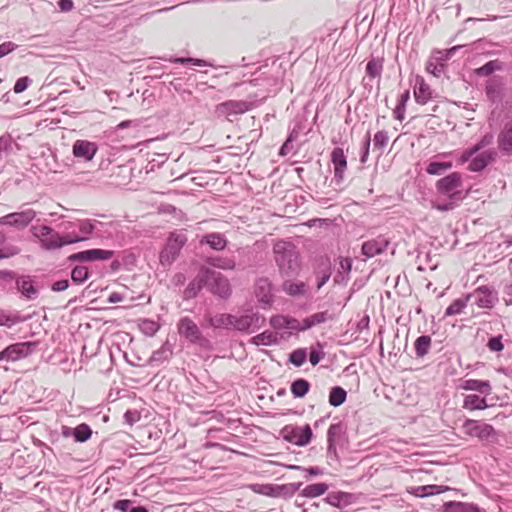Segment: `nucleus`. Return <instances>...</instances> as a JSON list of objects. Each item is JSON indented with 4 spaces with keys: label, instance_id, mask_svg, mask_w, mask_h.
Segmentation results:
<instances>
[{
    "label": "nucleus",
    "instance_id": "c756f323",
    "mask_svg": "<svg viewBox=\"0 0 512 512\" xmlns=\"http://www.w3.org/2000/svg\"><path fill=\"white\" fill-rule=\"evenodd\" d=\"M18 290L28 299H34L37 297L38 291L33 285V281L30 277H20L17 281Z\"/></svg>",
    "mask_w": 512,
    "mask_h": 512
},
{
    "label": "nucleus",
    "instance_id": "bb28decb",
    "mask_svg": "<svg viewBox=\"0 0 512 512\" xmlns=\"http://www.w3.org/2000/svg\"><path fill=\"white\" fill-rule=\"evenodd\" d=\"M444 512H485V510L479 508L477 505L472 503L464 502H447L443 506Z\"/></svg>",
    "mask_w": 512,
    "mask_h": 512
},
{
    "label": "nucleus",
    "instance_id": "7c9ffc66",
    "mask_svg": "<svg viewBox=\"0 0 512 512\" xmlns=\"http://www.w3.org/2000/svg\"><path fill=\"white\" fill-rule=\"evenodd\" d=\"M201 243H206L209 245L212 249L221 251L223 250L227 245V240L221 233H209L205 235L201 241Z\"/></svg>",
    "mask_w": 512,
    "mask_h": 512
},
{
    "label": "nucleus",
    "instance_id": "6ab92c4d",
    "mask_svg": "<svg viewBox=\"0 0 512 512\" xmlns=\"http://www.w3.org/2000/svg\"><path fill=\"white\" fill-rule=\"evenodd\" d=\"M389 245V239L383 235L365 241L362 244V254L367 258H372L376 255L383 253Z\"/></svg>",
    "mask_w": 512,
    "mask_h": 512
},
{
    "label": "nucleus",
    "instance_id": "c03bdc74",
    "mask_svg": "<svg viewBox=\"0 0 512 512\" xmlns=\"http://www.w3.org/2000/svg\"><path fill=\"white\" fill-rule=\"evenodd\" d=\"M347 397L346 391L339 386H335L331 389L329 394V403L334 407L342 405Z\"/></svg>",
    "mask_w": 512,
    "mask_h": 512
},
{
    "label": "nucleus",
    "instance_id": "680f3d73",
    "mask_svg": "<svg viewBox=\"0 0 512 512\" xmlns=\"http://www.w3.org/2000/svg\"><path fill=\"white\" fill-rule=\"evenodd\" d=\"M171 62L173 63H179V64H185V63H191L195 66H212L211 63L197 58H185V57H176L171 59Z\"/></svg>",
    "mask_w": 512,
    "mask_h": 512
},
{
    "label": "nucleus",
    "instance_id": "a878e982",
    "mask_svg": "<svg viewBox=\"0 0 512 512\" xmlns=\"http://www.w3.org/2000/svg\"><path fill=\"white\" fill-rule=\"evenodd\" d=\"M352 268L350 258L340 257L338 270L333 278L335 284H346L349 280V274Z\"/></svg>",
    "mask_w": 512,
    "mask_h": 512
},
{
    "label": "nucleus",
    "instance_id": "1a4fd4ad",
    "mask_svg": "<svg viewBox=\"0 0 512 512\" xmlns=\"http://www.w3.org/2000/svg\"><path fill=\"white\" fill-rule=\"evenodd\" d=\"M255 106L256 104L254 101L228 100L218 104L215 112L219 117H228L231 115L243 114L252 110Z\"/></svg>",
    "mask_w": 512,
    "mask_h": 512
},
{
    "label": "nucleus",
    "instance_id": "2eb2a0df",
    "mask_svg": "<svg viewBox=\"0 0 512 512\" xmlns=\"http://www.w3.org/2000/svg\"><path fill=\"white\" fill-rule=\"evenodd\" d=\"M178 332L192 343L203 345L204 342H207L203 338L199 327L189 317L180 319L178 323Z\"/></svg>",
    "mask_w": 512,
    "mask_h": 512
},
{
    "label": "nucleus",
    "instance_id": "09e8293b",
    "mask_svg": "<svg viewBox=\"0 0 512 512\" xmlns=\"http://www.w3.org/2000/svg\"><path fill=\"white\" fill-rule=\"evenodd\" d=\"M92 435V430L89 425L82 423L74 428V440L76 442H86L90 439Z\"/></svg>",
    "mask_w": 512,
    "mask_h": 512
},
{
    "label": "nucleus",
    "instance_id": "a19ab883",
    "mask_svg": "<svg viewBox=\"0 0 512 512\" xmlns=\"http://www.w3.org/2000/svg\"><path fill=\"white\" fill-rule=\"evenodd\" d=\"M410 99V91L405 90L399 97L398 104L394 109V118L403 121L405 119V111L407 102Z\"/></svg>",
    "mask_w": 512,
    "mask_h": 512
},
{
    "label": "nucleus",
    "instance_id": "ea45409f",
    "mask_svg": "<svg viewBox=\"0 0 512 512\" xmlns=\"http://www.w3.org/2000/svg\"><path fill=\"white\" fill-rule=\"evenodd\" d=\"M310 389V383L302 378L296 379L292 382L290 390L295 398L304 397Z\"/></svg>",
    "mask_w": 512,
    "mask_h": 512
},
{
    "label": "nucleus",
    "instance_id": "f03ea898",
    "mask_svg": "<svg viewBox=\"0 0 512 512\" xmlns=\"http://www.w3.org/2000/svg\"><path fill=\"white\" fill-rule=\"evenodd\" d=\"M460 430L465 436L477 438L483 443L492 444L498 440V433L494 427L480 420L466 419Z\"/></svg>",
    "mask_w": 512,
    "mask_h": 512
},
{
    "label": "nucleus",
    "instance_id": "9d476101",
    "mask_svg": "<svg viewBox=\"0 0 512 512\" xmlns=\"http://www.w3.org/2000/svg\"><path fill=\"white\" fill-rule=\"evenodd\" d=\"M264 318L258 312H248L242 315H234L233 328L240 332H253L259 329Z\"/></svg>",
    "mask_w": 512,
    "mask_h": 512
},
{
    "label": "nucleus",
    "instance_id": "603ef678",
    "mask_svg": "<svg viewBox=\"0 0 512 512\" xmlns=\"http://www.w3.org/2000/svg\"><path fill=\"white\" fill-rule=\"evenodd\" d=\"M467 297L465 299L454 300L446 309L445 316H453L460 314L463 309L467 306Z\"/></svg>",
    "mask_w": 512,
    "mask_h": 512
},
{
    "label": "nucleus",
    "instance_id": "f257e3e1",
    "mask_svg": "<svg viewBox=\"0 0 512 512\" xmlns=\"http://www.w3.org/2000/svg\"><path fill=\"white\" fill-rule=\"evenodd\" d=\"M274 257L282 274L292 276L300 269L299 254L296 246L288 241H277L273 246Z\"/></svg>",
    "mask_w": 512,
    "mask_h": 512
},
{
    "label": "nucleus",
    "instance_id": "79ce46f5",
    "mask_svg": "<svg viewBox=\"0 0 512 512\" xmlns=\"http://www.w3.org/2000/svg\"><path fill=\"white\" fill-rule=\"evenodd\" d=\"M283 291L290 296H301L306 292V284L304 282H290L283 283Z\"/></svg>",
    "mask_w": 512,
    "mask_h": 512
},
{
    "label": "nucleus",
    "instance_id": "3c124183",
    "mask_svg": "<svg viewBox=\"0 0 512 512\" xmlns=\"http://www.w3.org/2000/svg\"><path fill=\"white\" fill-rule=\"evenodd\" d=\"M139 329L143 334L151 337L157 333V331L160 329V325L154 320L143 319L139 323Z\"/></svg>",
    "mask_w": 512,
    "mask_h": 512
},
{
    "label": "nucleus",
    "instance_id": "c85d7f7f",
    "mask_svg": "<svg viewBox=\"0 0 512 512\" xmlns=\"http://www.w3.org/2000/svg\"><path fill=\"white\" fill-rule=\"evenodd\" d=\"M499 147L507 154H512V120L506 123L499 135Z\"/></svg>",
    "mask_w": 512,
    "mask_h": 512
},
{
    "label": "nucleus",
    "instance_id": "473e14b6",
    "mask_svg": "<svg viewBox=\"0 0 512 512\" xmlns=\"http://www.w3.org/2000/svg\"><path fill=\"white\" fill-rule=\"evenodd\" d=\"M279 340H278V336L276 333L272 332V331H264L254 337H252L251 339V343L254 344V345H265V346H270V345H275V344H278Z\"/></svg>",
    "mask_w": 512,
    "mask_h": 512
},
{
    "label": "nucleus",
    "instance_id": "aec40b11",
    "mask_svg": "<svg viewBox=\"0 0 512 512\" xmlns=\"http://www.w3.org/2000/svg\"><path fill=\"white\" fill-rule=\"evenodd\" d=\"M331 162L334 166V179L339 184L344 179L347 169V157L340 147H336L331 152Z\"/></svg>",
    "mask_w": 512,
    "mask_h": 512
},
{
    "label": "nucleus",
    "instance_id": "2f4dec72",
    "mask_svg": "<svg viewBox=\"0 0 512 512\" xmlns=\"http://www.w3.org/2000/svg\"><path fill=\"white\" fill-rule=\"evenodd\" d=\"M351 494L345 492H332L327 495L325 501L338 508H343L350 503Z\"/></svg>",
    "mask_w": 512,
    "mask_h": 512
},
{
    "label": "nucleus",
    "instance_id": "6e6d98bb",
    "mask_svg": "<svg viewBox=\"0 0 512 512\" xmlns=\"http://www.w3.org/2000/svg\"><path fill=\"white\" fill-rule=\"evenodd\" d=\"M97 224H100V222L89 219L81 220L79 222V231L83 234L82 237H86L84 240L88 239L89 235L96 229Z\"/></svg>",
    "mask_w": 512,
    "mask_h": 512
},
{
    "label": "nucleus",
    "instance_id": "f3484780",
    "mask_svg": "<svg viewBox=\"0 0 512 512\" xmlns=\"http://www.w3.org/2000/svg\"><path fill=\"white\" fill-rule=\"evenodd\" d=\"M209 268L201 267L196 277L188 284L186 289L184 290L183 296L184 299H192L195 298L201 289L208 285L209 281Z\"/></svg>",
    "mask_w": 512,
    "mask_h": 512
},
{
    "label": "nucleus",
    "instance_id": "f704fd0d",
    "mask_svg": "<svg viewBox=\"0 0 512 512\" xmlns=\"http://www.w3.org/2000/svg\"><path fill=\"white\" fill-rule=\"evenodd\" d=\"M453 164L451 161L433 160L426 166V172L429 175H442L445 171L451 169Z\"/></svg>",
    "mask_w": 512,
    "mask_h": 512
},
{
    "label": "nucleus",
    "instance_id": "bf43d9fd",
    "mask_svg": "<svg viewBox=\"0 0 512 512\" xmlns=\"http://www.w3.org/2000/svg\"><path fill=\"white\" fill-rule=\"evenodd\" d=\"M32 234L40 240V245H43V238H46L52 232V228L47 225L32 226Z\"/></svg>",
    "mask_w": 512,
    "mask_h": 512
},
{
    "label": "nucleus",
    "instance_id": "dca6fc26",
    "mask_svg": "<svg viewBox=\"0 0 512 512\" xmlns=\"http://www.w3.org/2000/svg\"><path fill=\"white\" fill-rule=\"evenodd\" d=\"M85 238L86 237H71L70 235L61 236L58 232H55L52 229L51 234H49L46 238H43L42 248L45 250H55L65 245L84 241Z\"/></svg>",
    "mask_w": 512,
    "mask_h": 512
},
{
    "label": "nucleus",
    "instance_id": "774afa93",
    "mask_svg": "<svg viewBox=\"0 0 512 512\" xmlns=\"http://www.w3.org/2000/svg\"><path fill=\"white\" fill-rule=\"evenodd\" d=\"M31 83H32V80L28 76L20 77L16 81L13 90L17 94L22 93L23 91H25L28 88V86Z\"/></svg>",
    "mask_w": 512,
    "mask_h": 512
},
{
    "label": "nucleus",
    "instance_id": "4d7b16f0",
    "mask_svg": "<svg viewBox=\"0 0 512 512\" xmlns=\"http://www.w3.org/2000/svg\"><path fill=\"white\" fill-rule=\"evenodd\" d=\"M250 488L253 492L275 497L276 485L273 484H252Z\"/></svg>",
    "mask_w": 512,
    "mask_h": 512
},
{
    "label": "nucleus",
    "instance_id": "412c9836",
    "mask_svg": "<svg viewBox=\"0 0 512 512\" xmlns=\"http://www.w3.org/2000/svg\"><path fill=\"white\" fill-rule=\"evenodd\" d=\"M255 295L259 302L270 304L273 300L272 285L268 278H259L255 284Z\"/></svg>",
    "mask_w": 512,
    "mask_h": 512
},
{
    "label": "nucleus",
    "instance_id": "a18cd8bd",
    "mask_svg": "<svg viewBox=\"0 0 512 512\" xmlns=\"http://www.w3.org/2000/svg\"><path fill=\"white\" fill-rule=\"evenodd\" d=\"M209 264L213 267L223 270H233L236 267V262L233 258L229 257H213L209 259Z\"/></svg>",
    "mask_w": 512,
    "mask_h": 512
},
{
    "label": "nucleus",
    "instance_id": "6e6552de",
    "mask_svg": "<svg viewBox=\"0 0 512 512\" xmlns=\"http://www.w3.org/2000/svg\"><path fill=\"white\" fill-rule=\"evenodd\" d=\"M208 290L222 298L228 299L232 294V288L227 277L209 268Z\"/></svg>",
    "mask_w": 512,
    "mask_h": 512
},
{
    "label": "nucleus",
    "instance_id": "9b49d317",
    "mask_svg": "<svg viewBox=\"0 0 512 512\" xmlns=\"http://www.w3.org/2000/svg\"><path fill=\"white\" fill-rule=\"evenodd\" d=\"M113 255L114 251L112 250L89 249L71 254L68 261L71 263L105 261L111 259Z\"/></svg>",
    "mask_w": 512,
    "mask_h": 512
},
{
    "label": "nucleus",
    "instance_id": "de8ad7c7",
    "mask_svg": "<svg viewBox=\"0 0 512 512\" xmlns=\"http://www.w3.org/2000/svg\"><path fill=\"white\" fill-rule=\"evenodd\" d=\"M173 354L171 345L166 342L164 343L160 349L154 351L150 360L151 362H163L168 360Z\"/></svg>",
    "mask_w": 512,
    "mask_h": 512
},
{
    "label": "nucleus",
    "instance_id": "e433bc0d",
    "mask_svg": "<svg viewBox=\"0 0 512 512\" xmlns=\"http://www.w3.org/2000/svg\"><path fill=\"white\" fill-rule=\"evenodd\" d=\"M328 490L326 483H315L307 485L302 491L301 496L306 498H315L323 495Z\"/></svg>",
    "mask_w": 512,
    "mask_h": 512
},
{
    "label": "nucleus",
    "instance_id": "e2e57ef3",
    "mask_svg": "<svg viewBox=\"0 0 512 512\" xmlns=\"http://www.w3.org/2000/svg\"><path fill=\"white\" fill-rule=\"evenodd\" d=\"M317 348H319V350L316 349L315 347H311L310 349L309 361L313 366L317 365L320 362V360L325 356V353L322 351V346L320 343H317Z\"/></svg>",
    "mask_w": 512,
    "mask_h": 512
},
{
    "label": "nucleus",
    "instance_id": "20e7f679",
    "mask_svg": "<svg viewBox=\"0 0 512 512\" xmlns=\"http://www.w3.org/2000/svg\"><path fill=\"white\" fill-rule=\"evenodd\" d=\"M280 435L285 441L299 447H304L311 442L313 432L309 424L304 426L289 424L280 430Z\"/></svg>",
    "mask_w": 512,
    "mask_h": 512
},
{
    "label": "nucleus",
    "instance_id": "4c0bfd02",
    "mask_svg": "<svg viewBox=\"0 0 512 512\" xmlns=\"http://www.w3.org/2000/svg\"><path fill=\"white\" fill-rule=\"evenodd\" d=\"M330 319L327 311L317 312L303 320V328L308 330L316 325L322 324Z\"/></svg>",
    "mask_w": 512,
    "mask_h": 512
},
{
    "label": "nucleus",
    "instance_id": "5fc2aeb1",
    "mask_svg": "<svg viewBox=\"0 0 512 512\" xmlns=\"http://www.w3.org/2000/svg\"><path fill=\"white\" fill-rule=\"evenodd\" d=\"M306 358L307 351L304 348L296 349L289 355V361L296 367L302 366L305 363Z\"/></svg>",
    "mask_w": 512,
    "mask_h": 512
},
{
    "label": "nucleus",
    "instance_id": "ddd939ff",
    "mask_svg": "<svg viewBox=\"0 0 512 512\" xmlns=\"http://www.w3.org/2000/svg\"><path fill=\"white\" fill-rule=\"evenodd\" d=\"M467 300H473V303L480 308H492L497 301V293L488 286H481L468 294Z\"/></svg>",
    "mask_w": 512,
    "mask_h": 512
},
{
    "label": "nucleus",
    "instance_id": "49530a36",
    "mask_svg": "<svg viewBox=\"0 0 512 512\" xmlns=\"http://www.w3.org/2000/svg\"><path fill=\"white\" fill-rule=\"evenodd\" d=\"M90 272L88 267L77 265L71 271V279L75 284H82L88 280Z\"/></svg>",
    "mask_w": 512,
    "mask_h": 512
},
{
    "label": "nucleus",
    "instance_id": "a211bd4d",
    "mask_svg": "<svg viewBox=\"0 0 512 512\" xmlns=\"http://www.w3.org/2000/svg\"><path fill=\"white\" fill-rule=\"evenodd\" d=\"M97 151V144L88 140H76L72 147L74 157L83 161H91Z\"/></svg>",
    "mask_w": 512,
    "mask_h": 512
},
{
    "label": "nucleus",
    "instance_id": "7ed1b4c3",
    "mask_svg": "<svg viewBox=\"0 0 512 512\" xmlns=\"http://www.w3.org/2000/svg\"><path fill=\"white\" fill-rule=\"evenodd\" d=\"M462 175L453 172L436 182L437 193L446 196L449 200L461 201L464 198L462 193Z\"/></svg>",
    "mask_w": 512,
    "mask_h": 512
},
{
    "label": "nucleus",
    "instance_id": "423d86ee",
    "mask_svg": "<svg viewBox=\"0 0 512 512\" xmlns=\"http://www.w3.org/2000/svg\"><path fill=\"white\" fill-rule=\"evenodd\" d=\"M462 46L457 45L448 50H435L433 51L430 59L426 64V71L433 74L435 77H440L444 72L445 62L448 61L451 56L461 48Z\"/></svg>",
    "mask_w": 512,
    "mask_h": 512
},
{
    "label": "nucleus",
    "instance_id": "69168bd1",
    "mask_svg": "<svg viewBox=\"0 0 512 512\" xmlns=\"http://www.w3.org/2000/svg\"><path fill=\"white\" fill-rule=\"evenodd\" d=\"M487 347L492 352H501L504 349L502 335L491 337L487 342Z\"/></svg>",
    "mask_w": 512,
    "mask_h": 512
},
{
    "label": "nucleus",
    "instance_id": "58836bf2",
    "mask_svg": "<svg viewBox=\"0 0 512 512\" xmlns=\"http://www.w3.org/2000/svg\"><path fill=\"white\" fill-rule=\"evenodd\" d=\"M301 486V482L276 485L275 497L290 498L301 488Z\"/></svg>",
    "mask_w": 512,
    "mask_h": 512
},
{
    "label": "nucleus",
    "instance_id": "0eeeda50",
    "mask_svg": "<svg viewBox=\"0 0 512 512\" xmlns=\"http://www.w3.org/2000/svg\"><path fill=\"white\" fill-rule=\"evenodd\" d=\"M36 342L11 344L0 352V361L15 362L29 356L36 347Z\"/></svg>",
    "mask_w": 512,
    "mask_h": 512
},
{
    "label": "nucleus",
    "instance_id": "338daca9",
    "mask_svg": "<svg viewBox=\"0 0 512 512\" xmlns=\"http://www.w3.org/2000/svg\"><path fill=\"white\" fill-rule=\"evenodd\" d=\"M325 267L322 271V275L318 277V282H317V289H321L327 282L328 280L330 279L331 277V265H330V262L327 261L325 264Z\"/></svg>",
    "mask_w": 512,
    "mask_h": 512
},
{
    "label": "nucleus",
    "instance_id": "cd10ccee",
    "mask_svg": "<svg viewBox=\"0 0 512 512\" xmlns=\"http://www.w3.org/2000/svg\"><path fill=\"white\" fill-rule=\"evenodd\" d=\"M488 407L489 405L485 397H480L476 394H469L464 397L463 408L466 410H484Z\"/></svg>",
    "mask_w": 512,
    "mask_h": 512
},
{
    "label": "nucleus",
    "instance_id": "c9c22d12",
    "mask_svg": "<svg viewBox=\"0 0 512 512\" xmlns=\"http://www.w3.org/2000/svg\"><path fill=\"white\" fill-rule=\"evenodd\" d=\"M234 315L218 314L209 318V323L214 328H233Z\"/></svg>",
    "mask_w": 512,
    "mask_h": 512
},
{
    "label": "nucleus",
    "instance_id": "39448f33",
    "mask_svg": "<svg viewBox=\"0 0 512 512\" xmlns=\"http://www.w3.org/2000/svg\"><path fill=\"white\" fill-rule=\"evenodd\" d=\"M186 242L187 237L183 232H172L167 239L164 249L160 252L161 264L164 266L171 265Z\"/></svg>",
    "mask_w": 512,
    "mask_h": 512
},
{
    "label": "nucleus",
    "instance_id": "4be33fe9",
    "mask_svg": "<svg viewBox=\"0 0 512 512\" xmlns=\"http://www.w3.org/2000/svg\"><path fill=\"white\" fill-rule=\"evenodd\" d=\"M414 97L415 101L421 105L426 104L432 98V90L421 76L416 77Z\"/></svg>",
    "mask_w": 512,
    "mask_h": 512
},
{
    "label": "nucleus",
    "instance_id": "8fccbe9b",
    "mask_svg": "<svg viewBox=\"0 0 512 512\" xmlns=\"http://www.w3.org/2000/svg\"><path fill=\"white\" fill-rule=\"evenodd\" d=\"M345 433V426L341 423L330 425L327 431V442L335 443Z\"/></svg>",
    "mask_w": 512,
    "mask_h": 512
},
{
    "label": "nucleus",
    "instance_id": "13d9d810",
    "mask_svg": "<svg viewBox=\"0 0 512 512\" xmlns=\"http://www.w3.org/2000/svg\"><path fill=\"white\" fill-rule=\"evenodd\" d=\"M21 320L22 319L17 315L9 314L3 310H0V326L10 328L21 322Z\"/></svg>",
    "mask_w": 512,
    "mask_h": 512
},
{
    "label": "nucleus",
    "instance_id": "b1692460",
    "mask_svg": "<svg viewBox=\"0 0 512 512\" xmlns=\"http://www.w3.org/2000/svg\"><path fill=\"white\" fill-rule=\"evenodd\" d=\"M383 64L384 59L382 57H371L366 64V76L369 79H378V85L383 72Z\"/></svg>",
    "mask_w": 512,
    "mask_h": 512
},
{
    "label": "nucleus",
    "instance_id": "393cba45",
    "mask_svg": "<svg viewBox=\"0 0 512 512\" xmlns=\"http://www.w3.org/2000/svg\"><path fill=\"white\" fill-rule=\"evenodd\" d=\"M494 153L491 151H484L480 154L473 156L469 163L468 169L473 172L482 171L493 160Z\"/></svg>",
    "mask_w": 512,
    "mask_h": 512
},
{
    "label": "nucleus",
    "instance_id": "052dcab7",
    "mask_svg": "<svg viewBox=\"0 0 512 512\" xmlns=\"http://www.w3.org/2000/svg\"><path fill=\"white\" fill-rule=\"evenodd\" d=\"M388 133L387 131H378L373 138V145L375 148L382 150L384 149L388 144Z\"/></svg>",
    "mask_w": 512,
    "mask_h": 512
},
{
    "label": "nucleus",
    "instance_id": "864d4df0",
    "mask_svg": "<svg viewBox=\"0 0 512 512\" xmlns=\"http://www.w3.org/2000/svg\"><path fill=\"white\" fill-rule=\"evenodd\" d=\"M442 487L437 485L419 486L415 489V495L418 497H427L441 493Z\"/></svg>",
    "mask_w": 512,
    "mask_h": 512
},
{
    "label": "nucleus",
    "instance_id": "37998d69",
    "mask_svg": "<svg viewBox=\"0 0 512 512\" xmlns=\"http://www.w3.org/2000/svg\"><path fill=\"white\" fill-rule=\"evenodd\" d=\"M502 69V63L499 60H491L485 63L483 66L475 70L477 76H489L495 71Z\"/></svg>",
    "mask_w": 512,
    "mask_h": 512
},
{
    "label": "nucleus",
    "instance_id": "5701e85b",
    "mask_svg": "<svg viewBox=\"0 0 512 512\" xmlns=\"http://www.w3.org/2000/svg\"><path fill=\"white\" fill-rule=\"evenodd\" d=\"M460 388L467 391H477L484 395H490L492 387L489 381L467 379L460 384Z\"/></svg>",
    "mask_w": 512,
    "mask_h": 512
},
{
    "label": "nucleus",
    "instance_id": "72a5a7b5",
    "mask_svg": "<svg viewBox=\"0 0 512 512\" xmlns=\"http://www.w3.org/2000/svg\"><path fill=\"white\" fill-rule=\"evenodd\" d=\"M431 347V337L429 335H421L414 342L415 354L422 358L428 354Z\"/></svg>",
    "mask_w": 512,
    "mask_h": 512
},
{
    "label": "nucleus",
    "instance_id": "4468645a",
    "mask_svg": "<svg viewBox=\"0 0 512 512\" xmlns=\"http://www.w3.org/2000/svg\"><path fill=\"white\" fill-rule=\"evenodd\" d=\"M36 217V212L33 209H26L20 212L7 214L0 218V224L14 226L17 228H24L28 226Z\"/></svg>",
    "mask_w": 512,
    "mask_h": 512
},
{
    "label": "nucleus",
    "instance_id": "f8f14e48",
    "mask_svg": "<svg viewBox=\"0 0 512 512\" xmlns=\"http://www.w3.org/2000/svg\"><path fill=\"white\" fill-rule=\"evenodd\" d=\"M505 90V80L503 77L493 76L486 81V97L494 104H500L503 101Z\"/></svg>",
    "mask_w": 512,
    "mask_h": 512
},
{
    "label": "nucleus",
    "instance_id": "0e129e2a",
    "mask_svg": "<svg viewBox=\"0 0 512 512\" xmlns=\"http://www.w3.org/2000/svg\"><path fill=\"white\" fill-rule=\"evenodd\" d=\"M269 323L275 330L286 329L287 316L285 315H274L270 318Z\"/></svg>",
    "mask_w": 512,
    "mask_h": 512
}]
</instances>
